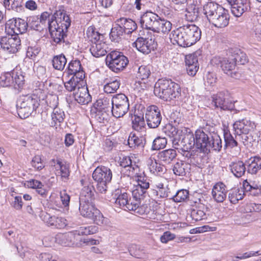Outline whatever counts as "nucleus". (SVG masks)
Instances as JSON below:
<instances>
[{
	"mask_svg": "<svg viewBox=\"0 0 261 261\" xmlns=\"http://www.w3.org/2000/svg\"><path fill=\"white\" fill-rule=\"evenodd\" d=\"M113 195L115 199V205L125 210V206L128 201L129 195L126 192L122 193L120 190L117 189Z\"/></svg>",
	"mask_w": 261,
	"mask_h": 261,
	"instance_id": "obj_31",
	"label": "nucleus"
},
{
	"mask_svg": "<svg viewBox=\"0 0 261 261\" xmlns=\"http://www.w3.org/2000/svg\"><path fill=\"white\" fill-rule=\"evenodd\" d=\"M203 13L213 27L222 29L228 25L229 15L227 11L219 4L212 2L205 4Z\"/></svg>",
	"mask_w": 261,
	"mask_h": 261,
	"instance_id": "obj_3",
	"label": "nucleus"
},
{
	"mask_svg": "<svg viewBox=\"0 0 261 261\" xmlns=\"http://www.w3.org/2000/svg\"><path fill=\"white\" fill-rule=\"evenodd\" d=\"M133 158V156H124L120 161V165L126 170L125 174L128 176L137 175L139 171V166L135 161L132 160Z\"/></svg>",
	"mask_w": 261,
	"mask_h": 261,
	"instance_id": "obj_18",
	"label": "nucleus"
},
{
	"mask_svg": "<svg viewBox=\"0 0 261 261\" xmlns=\"http://www.w3.org/2000/svg\"><path fill=\"white\" fill-rule=\"evenodd\" d=\"M53 162L55 163L56 162L57 165L60 170V175L62 178H67L68 177L70 174L69 171V166L65 162H63L60 160H55L53 159Z\"/></svg>",
	"mask_w": 261,
	"mask_h": 261,
	"instance_id": "obj_50",
	"label": "nucleus"
},
{
	"mask_svg": "<svg viewBox=\"0 0 261 261\" xmlns=\"http://www.w3.org/2000/svg\"><path fill=\"white\" fill-rule=\"evenodd\" d=\"M106 62L110 69L117 73L125 68L128 60L122 53L113 50L107 55Z\"/></svg>",
	"mask_w": 261,
	"mask_h": 261,
	"instance_id": "obj_8",
	"label": "nucleus"
},
{
	"mask_svg": "<svg viewBox=\"0 0 261 261\" xmlns=\"http://www.w3.org/2000/svg\"><path fill=\"white\" fill-rule=\"evenodd\" d=\"M120 86V81L118 79H116L111 81L103 87V90L107 93H113L117 91Z\"/></svg>",
	"mask_w": 261,
	"mask_h": 261,
	"instance_id": "obj_52",
	"label": "nucleus"
},
{
	"mask_svg": "<svg viewBox=\"0 0 261 261\" xmlns=\"http://www.w3.org/2000/svg\"><path fill=\"white\" fill-rule=\"evenodd\" d=\"M111 103L129 108V103L127 97L124 94L120 93L115 95L111 99Z\"/></svg>",
	"mask_w": 261,
	"mask_h": 261,
	"instance_id": "obj_48",
	"label": "nucleus"
},
{
	"mask_svg": "<svg viewBox=\"0 0 261 261\" xmlns=\"http://www.w3.org/2000/svg\"><path fill=\"white\" fill-rule=\"evenodd\" d=\"M145 118L147 124L149 128H157L160 124L162 120L160 109L155 105L148 107L145 111Z\"/></svg>",
	"mask_w": 261,
	"mask_h": 261,
	"instance_id": "obj_11",
	"label": "nucleus"
},
{
	"mask_svg": "<svg viewBox=\"0 0 261 261\" xmlns=\"http://www.w3.org/2000/svg\"><path fill=\"white\" fill-rule=\"evenodd\" d=\"M146 192V190L143 189L141 187L135 186L132 192L133 199H138L141 201L145 197Z\"/></svg>",
	"mask_w": 261,
	"mask_h": 261,
	"instance_id": "obj_59",
	"label": "nucleus"
},
{
	"mask_svg": "<svg viewBox=\"0 0 261 261\" xmlns=\"http://www.w3.org/2000/svg\"><path fill=\"white\" fill-rule=\"evenodd\" d=\"M191 217L195 221H198L206 219L207 215L203 210L196 208L191 210Z\"/></svg>",
	"mask_w": 261,
	"mask_h": 261,
	"instance_id": "obj_58",
	"label": "nucleus"
},
{
	"mask_svg": "<svg viewBox=\"0 0 261 261\" xmlns=\"http://www.w3.org/2000/svg\"><path fill=\"white\" fill-rule=\"evenodd\" d=\"M236 66V62L231 55L228 58H225L223 64L222 65V69L225 73L230 75L231 77L238 79L240 76V74L236 71L232 72V70L235 69Z\"/></svg>",
	"mask_w": 261,
	"mask_h": 261,
	"instance_id": "obj_23",
	"label": "nucleus"
},
{
	"mask_svg": "<svg viewBox=\"0 0 261 261\" xmlns=\"http://www.w3.org/2000/svg\"><path fill=\"white\" fill-rule=\"evenodd\" d=\"M152 67L150 65H142L138 68V77L141 80H147L151 74Z\"/></svg>",
	"mask_w": 261,
	"mask_h": 261,
	"instance_id": "obj_56",
	"label": "nucleus"
},
{
	"mask_svg": "<svg viewBox=\"0 0 261 261\" xmlns=\"http://www.w3.org/2000/svg\"><path fill=\"white\" fill-rule=\"evenodd\" d=\"M212 132L208 130L206 127L203 129H198L195 132L196 146L201 152L208 153V145Z\"/></svg>",
	"mask_w": 261,
	"mask_h": 261,
	"instance_id": "obj_13",
	"label": "nucleus"
},
{
	"mask_svg": "<svg viewBox=\"0 0 261 261\" xmlns=\"http://www.w3.org/2000/svg\"><path fill=\"white\" fill-rule=\"evenodd\" d=\"M13 77L14 84L13 85L15 89H21L24 84V76L20 73L13 71Z\"/></svg>",
	"mask_w": 261,
	"mask_h": 261,
	"instance_id": "obj_60",
	"label": "nucleus"
},
{
	"mask_svg": "<svg viewBox=\"0 0 261 261\" xmlns=\"http://www.w3.org/2000/svg\"><path fill=\"white\" fill-rule=\"evenodd\" d=\"M107 45L102 40L92 44L90 51L94 57L99 58L106 55L107 53Z\"/></svg>",
	"mask_w": 261,
	"mask_h": 261,
	"instance_id": "obj_28",
	"label": "nucleus"
},
{
	"mask_svg": "<svg viewBox=\"0 0 261 261\" xmlns=\"http://www.w3.org/2000/svg\"><path fill=\"white\" fill-rule=\"evenodd\" d=\"M149 169L152 173L156 175H161L166 171L165 167L157 162L156 160L153 158H150L148 161Z\"/></svg>",
	"mask_w": 261,
	"mask_h": 261,
	"instance_id": "obj_37",
	"label": "nucleus"
},
{
	"mask_svg": "<svg viewBox=\"0 0 261 261\" xmlns=\"http://www.w3.org/2000/svg\"><path fill=\"white\" fill-rule=\"evenodd\" d=\"M18 36L13 35L4 36L0 39L1 48L8 54H15L20 48L21 43Z\"/></svg>",
	"mask_w": 261,
	"mask_h": 261,
	"instance_id": "obj_10",
	"label": "nucleus"
},
{
	"mask_svg": "<svg viewBox=\"0 0 261 261\" xmlns=\"http://www.w3.org/2000/svg\"><path fill=\"white\" fill-rule=\"evenodd\" d=\"M145 123L144 118L137 115H134V119L132 121V127L134 129L140 132L144 128Z\"/></svg>",
	"mask_w": 261,
	"mask_h": 261,
	"instance_id": "obj_54",
	"label": "nucleus"
},
{
	"mask_svg": "<svg viewBox=\"0 0 261 261\" xmlns=\"http://www.w3.org/2000/svg\"><path fill=\"white\" fill-rule=\"evenodd\" d=\"M255 127V123L247 119L236 121L233 124V128L236 135L250 133L253 131Z\"/></svg>",
	"mask_w": 261,
	"mask_h": 261,
	"instance_id": "obj_15",
	"label": "nucleus"
},
{
	"mask_svg": "<svg viewBox=\"0 0 261 261\" xmlns=\"http://www.w3.org/2000/svg\"><path fill=\"white\" fill-rule=\"evenodd\" d=\"M40 218L48 226H54L57 228H63L66 226L67 221L63 217L51 216L47 213H42Z\"/></svg>",
	"mask_w": 261,
	"mask_h": 261,
	"instance_id": "obj_19",
	"label": "nucleus"
},
{
	"mask_svg": "<svg viewBox=\"0 0 261 261\" xmlns=\"http://www.w3.org/2000/svg\"><path fill=\"white\" fill-rule=\"evenodd\" d=\"M37 98L31 95H21L17 101V111L21 119L29 117L39 106Z\"/></svg>",
	"mask_w": 261,
	"mask_h": 261,
	"instance_id": "obj_5",
	"label": "nucleus"
},
{
	"mask_svg": "<svg viewBox=\"0 0 261 261\" xmlns=\"http://www.w3.org/2000/svg\"><path fill=\"white\" fill-rule=\"evenodd\" d=\"M208 145V153L211 149L216 151H220L222 147V140L220 136L214 132H212V135Z\"/></svg>",
	"mask_w": 261,
	"mask_h": 261,
	"instance_id": "obj_35",
	"label": "nucleus"
},
{
	"mask_svg": "<svg viewBox=\"0 0 261 261\" xmlns=\"http://www.w3.org/2000/svg\"><path fill=\"white\" fill-rule=\"evenodd\" d=\"M63 81L66 89L70 92L75 91L76 89L78 90L85 85L83 79H80L77 76H71V77H68V76L63 75Z\"/></svg>",
	"mask_w": 261,
	"mask_h": 261,
	"instance_id": "obj_20",
	"label": "nucleus"
},
{
	"mask_svg": "<svg viewBox=\"0 0 261 261\" xmlns=\"http://www.w3.org/2000/svg\"><path fill=\"white\" fill-rule=\"evenodd\" d=\"M124 34H125L124 30L122 28V25H120V23L117 22L112 28L110 37L112 41L117 42Z\"/></svg>",
	"mask_w": 261,
	"mask_h": 261,
	"instance_id": "obj_40",
	"label": "nucleus"
},
{
	"mask_svg": "<svg viewBox=\"0 0 261 261\" xmlns=\"http://www.w3.org/2000/svg\"><path fill=\"white\" fill-rule=\"evenodd\" d=\"M190 166L191 165L189 163L179 161L174 164L172 170L175 175L184 176L190 172Z\"/></svg>",
	"mask_w": 261,
	"mask_h": 261,
	"instance_id": "obj_33",
	"label": "nucleus"
},
{
	"mask_svg": "<svg viewBox=\"0 0 261 261\" xmlns=\"http://www.w3.org/2000/svg\"><path fill=\"white\" fill-rule=\"evenodd\" d=\"M246 164L247 171L251 174H255L261 170V158L257 156L251 157L246 161Z\"/></svg>",
	"mask_w": 261,
	"mask_h": 261,
	"instance_id": "obj_29",
	"label": "nucleus"
},
{
	"mask_svg": "<svg viewBox=\"0 0 261 261\" xmlns=\"http://www.w3.org/2000/svg\"><path fill=\"white\" fill-rule=\"evenodd\" d=\"M117 22H119L120 25L124 30V32L126 34H131L133 31L136 30L137 27L135 21L130 19H126L125 18H120L118 19Z\"/></svg>",
	"mask_w": 261,
	"mask_h": 261,
	"instance_id": "obj_39",
	"label": "nucleus"
},
{
	"mask_svg": "<svg viewBox=\"0 0 261 261\" xmlns=\"http://www.w3.org/2000/svg\"><path fill=\"white\" fill-rule=\"evenodd\" d=\"M63 75L68 76H77L80 79H83L85 77V72L82 67L81 62L79 60H72L68 64L67 69L63 73Z\"/></svg>",
	"mask_w": 261,
	"mask_h": 261,
	"instance_id": "obj_17",
	"label": "nucleus"
},
{
	"mask_svg": "<svg viewBox=\"0 0 261 261\" xmlns=\"http://www.w3.org/2000/svg\"><path fill=\"white\" fill-rule=\"evenodd\" d=\"M66 63L67 59L63 54L55 56L52 60L54 68L58 70H63Z\"/></svg>",
	"mask_w": 261,
	"mask_h": 261,
	"instance_id": "obj_45",
	"label": "nucleus"
},
{
	"mask_svg": "<svg viewBox=\"0 0 261 261\" xmlns=\"http://www.w3.org/2000/svg\"><path fill=\"white\" fill-rule=\"evenodd\" d=\"M133 46L144 54H148L155 47L154 40L143 37L138 38L133 43Z\"/></svg>",
	"mask_w": 261,
	"mask_h": 261,
	"instance_id": "obj_16",
	"label": "nucleus"
},
{
	"mask_svg": "<svg viewBox=\"0 0 261 261\" xmlns=\"http://www.w3.org/2000/svg\"><path fill=\"white\" fill-rule=\"evenodd\" d=\"M11 0H4L5 7L8 10H13L16 12H22L23 7L21 0H13L11 3Z\"/></svg>",
	"mask_w": 261,
	"mask_h": 261,
	"instance_id": "obj_43",
	"label": "nucleus"
},
{
	"mask_svg": "<svg viewBox=\"0 0 261 261\" xmlns=\"http://www.w3.org/2000/svg\"><path fill=\"white\" fill-rule=\"evenodd\" d=\"M160 17L151 11H146L140 17V22L142 28L153 31Z\"/></svg>",
	"mask_w": 261,
	"mask_h": 261,
	"instance_id": "obj_14",
	"label": "nucleus"
},
{
	"mask_svg": "<svg viewBox=\"0 0 261 261\" xmlns=\"http://www.w3.org/2000/svg\"><path fill=\"white\" fill-rule=\"evenodd\" d=\"M249 8V3L247 0H236L234 4L231 5V12L236 17H239Z\"/></svg>",
	"mask_w": 261,
	"mask_h": 261,
	"instance_id": "obj_25",
	"label": "nucleus"
},
{
	"mask_svg": "<svg viewBox=\"0 0 261 261\" xmlns=\"http://www.w3.org/2000/svg\"><path fill=\"white\" fill-rule=\"evenodd\" d=\"M127 144L132 149L143 148L145 144V139L143 137H138L134 133L132 132L128 136Z\"/></svg>",
	"mask_w": 261,
	"mask_h": 261,
	"instance_id": "obj_32",
	"label": "nucleus"
},
{
	"mask_svg": "<svg viewBox=\"0 0 261 261\" xmlns=\"http://www.w3.org/2000/svg\"><path fill=\"white\" fill-rule=\"evenodd\" d=\"M212 105L216 108L224 111H232L234 109V105L227 92H220L212 96Z\"/></svg>",
	"mask_w": 261,
	"mask_h": 261,
	"instance_id": "obj_9",
	"label": "nucleus"
},
{
	"mask_svg": "<svg viewBox=\"0 0 261 261\" xmlns=\"http://www.w3.org/2000/svg\"><path fill=\"white\" fill-rule=\"evenodd\" d=\"M152 196L156 198H169L170 199L171 192L167 187L163 186L161 189H151Z\"/></svg>",
	"mask_w": 261,
	"mask_h": 261,
	"instance_id": "obj_44",
	"label": "nucleus"
},
{
	"mask_svg": "<svg viewBox=\"0 0 261 261\" xmlns=\"http://www.w3.org/2000/svg\"><path fill=\"white\" fill-rule=\"evenodd\" d=\"M223 136L225 142V146L233 148L238 146V143L236 139H234L230 131L225 128L223 130Z\"/></svg>",
	"mask_w": 261,
	"mask_h": 261,
	"instance_id": "obj_49",
	"label": "nucleus"
},
{
	"mask_svg": "<svg viewBox=\"0 0 261 261\" xmlns=\"http://www.w3.org/2000/svg\"><path fill=\"white\" fill-rule=\"evenodd\" d=\"M167 141L166 138L158 137L153 141L151 150H159L166 146Z\"/></svg>",
	"mask_w": 261,
	"mask_h": 261,
	"instance_id": "obj_57",
	"label": "nucleus"
},
{
	"mask_svg": "<svg viewBox=\"0 0 261 261\" xmlns=\"http://www.w3.org/2000/svg\"><path fill=\"white\" fill-rule=\"evenodd\" d=\"M163 130L165 134L171 138L178 137V130L172 124L166 125Z\"/></svg>",
	"mask_w": 261,
	"mask_h": 261,
	"instance_id": "obj_64",
	"label": "nucleus"
},
{
	"mask_svg": "<svg viewBox=\"0 0 261 261\" xmlns=\"http://www.w3.org/2000/svg\"><path fill=\"white\" fill-rule=\"evenodd\" d=\"M86 36L92 43L101 41L100 38L102 36L100 33L95 31V28L92 26H90L88 28Z\"/></svg>",
	"mask_w": 261,
	"mask_h": 261,
	"instance_id": "obj_51",
	"label": "nucleus"
},
{
	"mask_svg": "<svg viewBox=\"0 0 261 261\" xmlns=\"http://www.w3.org/2000/svg\"><path fill=\"white\" fill-rule=\"evenodd\" d=\"M200 29L196 25L188 23L172 31L170 39L173 44L188 47L195 44L201 38Z\"/></svg>",
	"mask_w": 261,
	"mask_h": 261,
	"instance_id": "obj_1",
	"label": "nucleus"
},
{
	"mask_svg": "<svg viewBox=\"0 0 261 261\" xmlns=\"http://www.w3.org/2000/svg\"><path fill=\"white\" fill-rule=\"evenodd\" d=\"M75 100L81 105H87L91 101L92 97L85 85L81 87L74 94Z\"/></svg>",
	"mask_w": 261,
	"mask_h": 261,
	"instance_id": "obj_24",
	"label": "nucleus"
},
{
	"mask_svg": "<svg viewBox=\"0 0 261 261\" xmlns=\"http://www.w3.org/2000/svg\"><path fill=\"white\" fill-rule=\"evenodd\" d=\"M244 191L242 188H233L228 193V199L233 204L237 203L239 200L244 198Z\"/></svg>",
	"mask_w": 261,
	"mask_h": 261,
	"instance_id": "obj_41",
	"label": "nucleus"
},
{
	"mask_svg": "<svg viewBox=\"0 0 261 261\" xmlns=\"http://www.w3.org/2000/svg\"><path fill=\"white\" fill-rule=\"evenodd\" d=\"M51 117L50 125L51 126L60 125L61 123L63 122L65 118L64 112L60 108L55 107L51 113Z\"/></svg>",
	"mask_w": 261,
	"mask_h": 261,
	"instance_id": "obj_38",
	"label": "nucleus"
},
{
	"mask_svg": "<svg viewBox=\"0 0 261 261\" xmlns=\"http://www.w3.org/2000/svg\"><path fill=\"white\" fill-rule=\"evenodd\" d=\"M79 211L84 217L92 220L98 225L106 224L108 219L94 206L93 202H79Z\"/></svg>",
	"mask_w": 261,
	"mask_h": 261,
	"instance_id": "obj_6",
	"label": "nucleus"
},
{
	"mask_svg": "<svg viewBox=\"0 0 261 261\" xmlns=\"http://www.w3.org/2000/svg\"><path fill=\"white\" fill-rule=\"evenodd\" d=\"M95 105L98 111L97 115H99L100 111L106 112L108 109H111L112 103L111 99L107 97H103L98 99Z\"/></svg>",
	"mask_w": 261,
	"mask_h": 261,
	"instance_id": "obj_42",
	"label": "nucleus"
},
{
	"mask_svg": "<svg viewBox=\"0 0 261 261\" xmlns=\"http://www.w3.org/2000/svg\"><path fill=\"white\" fill-rule=\"evenodd\" d=\"M227 191L226 187L223 182H218L213 188V197L217 202H222L226 198Z\"/></svg>",
	"mask_w": 261,
	"mask_h": 261,
	"instance_id": "obj_22",
	"label": "nucleus"
},
{
	"mask_svg": "<svg viewBox=\"0 0 261 261\" xmlns=\"http://www.w3.org/2000/svg\"><path fill=\"white\" fill-rule=\"evenodd\" d=\"M195 138V135L190 132L184 135L180 144L181 150L184 152L190 151L195 145L196 146Z\"/></svg>",
	"mask_w": 261,
	"mask_h": 261,
	"instance_id": "obj_27",
	"label": "nucleus"
},
{
	"mask_svg": "<svg viewBox=\"0 0 261 261\" xmlns=\"http://www.w3.org/2000/svg\"><path fill=\"white\" fill-rule=\"evenodd\" d=\"M189 197V191L186 190H180L175 195L171 194L170 199L175 202L185 201Z\"/></svg>",
	"mask_w": 261,
	"mask_h": 261,
	"instance_id": "obj_55",
	"label": "nucleus"
},
{
	"mask_svg": "<svg viewBox=\"0 0 261 261\" xmlns=\"http://www.w3.org/2000/svg\"><path fill=\"white\" fill-rule=\"evenodd\" d=\"M13 74V71L7 72L1 77V84L3 86L8 87L13 85L14 84Z\"/></svg>",
	"mask_w": 261,
	"mask_h": 261,
	"instance_id": "obj_62",
	"label": "nucleus"
},
{
	"mask_svg": "<svg viewBox=\"0 0 261 261\" xmlns=\"http://www.w3.org/2000/svg\"><path fill=\"white\" fill-rule=\"evenodd\" d=\"M231 56L236 64L238 63L241 65H244L248 61L246 54L239 49L234 50L232 53Z\"/></svg>",
	"mask_w": 261,
	"mask_h": 261,
	"instance_id": "obj_53",
	"label": "nucleus"
},
{
	"mask_svg": "<svg viewBox=\"0 0 261 261\" xmlns=\"http://www.w3.org/2000/svg\"><path fill=\"white\" fill-rule=\"evenodd\" d=\"M70 24V19L64 10L56 11L51 18L48 20V28L54 42L59 43L64 41L66 32Z\"/></svg>",
	"mask_w": 261,
	"mask_h": 261,
	"instance_id": "obj_2",
	"label": "nucleus"
},
{
	"mask_svg": "<svg viewBox=\"0 0 261 261\" xmlns=\"http://www.w3.org/2000/svg\"><path fill=\"white\" fill-rule=\"evenodd\" d=\"M246 166V163L238 160L231 162L229 165V169L235 177L239 178L243 176L247 171Z\"/></svg>",
	"mask_w": 261,
	"mask_h": 261,
	"instance_id": "obj_26",
	"label": "nucleus"
},
{
	"mask_svg": "<svg viewBox=\"0 0 261 261\" xmlns=\"http://www.w3.org/2000/svg\"><path fill=\"white\" fill-rule=\"evenodd\" d=\"M176 151L173 149L163 150L159 152V159L165 164H170L176 156Z\"/></svg>",
	"mask_w": 261,
	"mask_h": 261,
	"instance_id": "obj_36",
	"label": "nucleus"
},
{
	"mask_svg": "<svg viewBox=\"0 0 261 261\" xmlns=\"http://www.w3.org/2000/svg\"><path fill=\"white\" fill-rule=\"evenodd\" d=\"M95 190L93 186H84L81 190L79 202H93L94 199Z\"/></svg>",
	"mask_w": 261,
	"mask_h": 261,
	"instance_id": "obj_30",
	"label": "nucleus"
},
{
	"mask_svg": "<svg viewBox=\"0 0 261 261\" xmlns=\"http://www.w3.org/2000/svg\"><path fill=\"white\" fill-rule=\"evenodd\" d=\"M28 23L31 25V27L35 30L40 31L43 30V27H41V23L39 19L38 16H31L29 17Z\"/></svg>",
	"mask_w": 261,
	"mask_h": 261,
	"instance_id": "obj_63",
	"label": "nucleus"
},
{
	"mask_svg": "<svg viewBox=\"0 0 261 261\" xmlns=\"http://www.w3.org/2000/svg\"><path fill=\"white\" fill-rule=\"evenodd\" d=\"M113 176L112 170L104 166H98L93 171L92 177L97 182V190L101 193L107 191L108 184L111 181Z\"/></svg>",
	"mask_w": 261,
	"mask_h": 261,
	"instance_id": "obj_7",
	"label": "nucleus"
},
{
	"mask_svg": "<svg viewBox=\"0 0 261 261\" xmlns=\"http://www.w3.org/2000/svg\"><path fill=\"white\" fill-rule=\"evenodd\" d=\"M172 29V23L168 20L160 17L153 32L158 33L166 34L169 32Z\"/></svg>",
	"mask_w": 261,
	"mask_h": 261,
	"instance_id": "obj_34",
	"label": "nucleus"
},
{
	"mask_svg": "<svg viewBox=\"0 0 261 261\" xmlns=\"http://www.w3.org/2000/svg\"><path fill=\"white\" fill-rule=\"evenodd\" d=\"M128 251L132 256L136 258H141L143 257L144 253L136 244L130 245L128 248Z\"/></svg>",
	"mask_w": 261,
	"mask_h": 261,
	"instance_id": "obj_61",
	"label": "nucleus"
},
{
	"mask_svg": "<svg viewBox=\"0 0 261 261\" xmlns=\"http://www.w3.org/2000/svg\"><path fill=\"white\" fill-rule=\"evenodd\" d=\"M243 187L246 191L252 192L255 191V193H253L254 196H257L261 193V185L256 184L254 182H248L247 180L243 182Z\"/></svg>",
	"mask_w": 261,
	"mask_h": 261,
	"instance_id": "obj_47",
	"label": "nucleus"
},
{
	"mask_svg": "<svg viewBox=\"0 0 261 261\" xmlns=\"http://www.w3.org/2000/svg\"><path fill=\"white\" fill-rule=\"evenodd\" d=\"M111 112L113 116L116 118L123 117L129 110V108L112 103Z\"/></svg>",
	"mask_w": 261,
	"mask_h": 261,
	"instance_id": "obj_46",
	"label": "nucleus"
},
{
	"mask_svg": "<svg viewBox=\"0 0 261 261\" xmlns=\"http://www.w3.org/2000/svg\"><path fill=\"white\" fill-rule=\"evenodd\" d=\"M28 27V22L24 19L18 18H12L8 20L5 24L6 31L8 34H14V35L18 36L19 34L25 33Z\"/></svg>",
	"mask_w": 261,
	"mask_h": 261,
	"instance_id": "obj_12",
	"label": "nucleus"
},
{
	"mask_svg": "<svg viewBox=\"0 0 261 261\" xmlns=\"http://www.w3.org/2000/svg\"><path fill=\"white\" fill-rule=\"evenodd\" d=\"M154 94L166 101L178 98L181 93L179 85L171 80L159 79L154 88Z\"/></svg>",
	"mask_w": 261,
	"mask_h": 261,
	"instance_id": "obj_4",
	"label": "nucleus"
},
{
	"mask_svg": "<svg viewBox=\"0 0 261 261\" xmlns=\"http://www.w3.org/2000/svg\"><path fill=\"white\" fill-rule=\"evenodd\" d=\"M185 63L188 74L191 76L195 75L199 69L197 56L194 54L186 56Z\"/></svg>",
	"mask_w": 261,
	"mask_h": 261,
	"instance_id": "obj_21",
	"label": "nucleus"
}]
</instances>
